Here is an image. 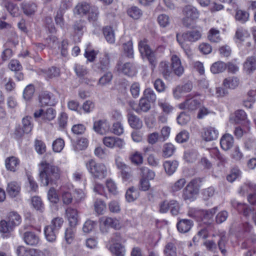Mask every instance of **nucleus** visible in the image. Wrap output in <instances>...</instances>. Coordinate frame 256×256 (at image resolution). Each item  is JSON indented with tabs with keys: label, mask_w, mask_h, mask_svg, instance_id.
<instances>
[{
	"label": "nucleus",
	"mask_w": 256,
	"mask_h": 256,
	"mask_svg": "<svg viewBox=\"0 0 256 256\" xmlns=\"http://www.w3.org/2000/svg\"><path fill=\"white\" fill-rule=\"evenodd\" d=\"M176 150L175 146L171 143L164 144L162 148V156L165 158L172 156Z\"/></svg>",
	"instance_id": "39"
},
{
	"label": "nucleus",
	"mask_w": 256,
	"mask_h": 256,
	"mask_svg": "<svg viewBox=\"0 0 256 256\" xmlns=\"http://www.w3.org/2000/svg\"><path fill=\"white\" fill-rule=\"evenodd\" d=\"M182 198L186 202H190L192 199V181L190 182L182 190Z\"/></svg>",
	"instance_id": "37"
},
{
	"label": "nucleus",
	"mask_w": 256,
	"mask_h": 256,
	"mask_svg": "<svg viewBox=\"0 0 256 256\" xmlns=\"http://www.w3.org/2000/svg\"><path fill=\"white\" fill-rule=\"evenodd\" d=\"M142 178L148 180H152L154 178L156 174L154 171L150 170L146 166H142L140 168Z\"/></svg>",
	"instance_id": "46"
},
{
	"label": "nucleus",
	"mask_w": 256,
	"mask_h": 256,
	"mask_svg": "<svg viewBox=\"0 0 256 256\" xmlns=\"http://www.w3.org/2000/svg\"><path fill=\"white\" fill-rule=\"evenodd\" d=\"M2 5L5 6L12 16H18V8L16 6L6 0L2 2Z\"/></svg>",
	"instance_id": "45"
},
{
	"label": "nucleus",
	"mask_w": 256,
	"mask_h": 256,
	"mask_svg": "<svg viewBox=\"0 0 256 256\" xmlns=\"http://www.w3.org/2000/svg\"><path fill=\"white\" fill-rule=\"evenodd\" d=\"M244 156V154L238 146H235L230 153V158L235 161L240 160Z\"/></svg>",
	"instance_id": "55"
},
{
	"label": "nucleus",
	"mask_w": 256,
	"mask_h": 256,
	"mask_svg": "<svg viewBox=\"0 0 256 256\" xmlns=\"http://www.w3.org/2000/svg\"><path fill=\"white\" fill-rule=\"evenodd\" d=\"M166 173L169 175H172L176 170L178 162L176 160H167L163 164Z\"/></svg>",
	"instance_id": "25"
},
{
	"label": "nucleus",
	"mask_w": 256,
	"mask_h": 256,
	"mask_svg": "<svg viewBox=\"0 0 256 256\" xmlns=\"http://www.w3.org/2000/svg\"><path fill=\"white\" fill-rule=\"evenodd\" d=\"M110 124L106 119H100L94 122L93 130L98 134L104 135L109 132Z\"/></svg>",
	"instance_id": "13"
},
{
	"label": "nucleus",
	"mask_w": 256,
	"mask_h": 256,
	"mask_svg": "<svg viewBox=\"0 0 256 256\" xmlns=\"http://www.w3.org/2000/svg\"><path fill=\"white\" fill-rule=\"evenodd\" d=\"M164 256H177V250L174 244L168 242L164 247Z\"/></svg>",
	"instance_id": "43"
},
{
	"label": "nucleus",
	"mask_w": 256,
	"mask_h": 256,
	"mask_svg": "<svg viewBox=\"0 0 256 256\" xmlns=\"http://www.w3.org/2000/svg\"><path fill=\"white\" fill-rule=\"evenodd\" d=\"M230 204L233 209L238 214L242 215L246 218H249L252 212L254 211V209L250 208L248 204L239 202L235 200H232Z\"/></svg>",
	"instance_id": "6"
},
{
	"label": "nucleus",
	"mask_w": 256,
	"mask_h": 256,
	"mask_svg": "<svg viewBox=\"0 0 256 256\" xmlns=\"http://www.w3.org/2000/svg\"><path fill=\"white\" fill-rule=\"evenodd\" d=\"M52 149L54 152H60L64 146V142L61 138H58L54 141L52 144Z\"/></svg>",
	"instance_id": "59"
},
{
	"label": "nucleus",
	"mask_w": 256,
	"mask_h": 256,
	"mask_svg": "<svg viewBox=\"0 0 256 256\" xmlns=\"http://www.w3.org/2000/svg\"><path fill=\"white\" fill-rule=\"evenodd\" d=\"M197 87L198 89L202 90V94H193V106H194L196 108L199 106L201 104L200 100L194 99L196 96H200L202 92L208 96H213L214 92L212 88H208V81L205 78L197 81Z\"/></svg>",
	"instance_id": "5"
},
{
	"label": "nucleus",
	"mask_w": 256,
	"mask_h": 256,
	"mask_svg": "<svg viewBox=\"0 0 256 256\" xmlns=\"http://www.w3.org/2000/svg\"><path fill=\"white\" fill-rule=\"evenodd\" d=\"M256 147V138L251 137L246 138L244 142V148L247 150H250Z\"/></svg>",
	"instance_id": "64"
},
{
	"label": "nucleus",
	"mask_w": 256,
	"mask_h": 256,
	"mask_svg": "<svg viewBox=\"0 0 256 256\" xmlns=\"http://www.w3.org/2000/svg\"><path fill=\"white\" fill-rule=\"evenodd\" d=\"M249 14L246 11L242 10H236L235 18L236 20L242 22H245L248 20Z\"/></svg>",
	"instance_id": "53"
},
{
	"label": "nucleus",
	"mask_w": 256,
	"mask_h": 256,
	"mask_svg": "<svg viewBox=\"0 0 256 256\" xmlns=\"http://www.w3.org/2000/svg\"><path fill=\"white\" fill-rule=\"evenodd\" d=\"M86 168L94 178L102 180L107 176V168L103 163L90 160L86 163Z\"/></svg>",
	"instance_id": "2"
},
{
	"label": "nucleus",
	"mask_w": 256,
	"mask_h": 256,
	"mask_svg": "<svg viewBox=\"0 0 256 256\" xmlns=\"http://www.w3.org/2000/svg\"><path fill=\"white\" fill-rule=\"evenodd\" d=\"M239 84V79L234 76L226 78L222 83V85L225 88L232 90L236 88L238 86Z\"/></svg>",
	"instance_id": "24"
},
{
	"label": "nucleus",
	"mask_w": 256,
	"mask_h": 256,
	"mask_svg": "<svg viewBox=\"0 0 256 256\" xmlns=\"http://www.w3.org/2000/svg\"><path fill=\"white\" fill-rule=\"evenodd\" d=\"M66 217L71 226H76L78 223V212L77 210L72 208H68L66 210Z\"/></svg>",
	"instance_id": "19"
},
{
	"label": "nucleus",
	"mask_w": 256,
	"mask_h": 256,
	"mask_svg": "<svg viewBox=\"0 0 256 256\" xmlns=\"http://www.w3.org/2000/svg\"><path fill=\"white\" fill-rule=\"evenodd\" d=\"M110 250L116 256H124L125 248L120 243L116 242L111 244Z\"/></svg>",
	"instance_id": "35"
},
{
	"label": "nucleus",
	"mask_w": 256,
	"mask_h": 256,
	"mask_svg": "<svg viewBox=\"0 0 256 256\" xmlns=\"http://www.w3.org/2000/svg\"><path fill=\"white\" fill-rule=\"evenodd\" d=\"M176 226L177 228L180 232L186 233L190 230L192 227V222L190 220L182 219L179 220Z\"/></svg>",
	"instance_id": "31"
},
{
	"label": "nucleus",
	"mask_w": 256,
	"mask_h": 256,
	"mask_svg": "<svg viewBox=\"0 0 256 256\" xmlns=\"http://www.w3.org/2000/svg\"><path fill=\"white\" fill-rule=\"evenodd\" d=\"M116 70L120 74L128 76H133L136 73V70L134 66L130 62H122L121 60H119L116 66Z\"/></svg>",
	"instance_id": "7"
},
{
	"label": "nucleus",
	"mask_w": 256,
	"mask_h": 256,
	"mask_svg": "<svg viewBox=\"0 0 256 256\" xmlns=\"http://www.w3.org/2000/svg\"><path fill=\"white\" fill-rule=\"evenodd\" d=\"M177 40L184 50L186 54L190 58L192 55L191 46L192 44V32H188L182 36L176 35Z\"/></svg>",
	"instance_id": "4"
},
{
	"label": "nucleus",
	"mask_w": 256,
	"mask_h": 256,
	"mask_svg": "<svg viewBox=\"0 0 256 256\" xmlns=\"http://www.w3.org/2000/svg\"><path fill=\"white\" fill-rule=\"evenodd\" d=\"M112 132L117 136L122 134L124 132L123 124L120 122L114 123L112 128Z\"/></svg>",
	"instance_id": "63"
},
{
	"label": "nucleus",
	"mask_w": 256,
	"mask_h": 256,
	"mask_svg": "<svg viewBox=\"0 0 256 256\" xmlns=\"http://www.w3.org/2000/svg\"><path fill=\"white\" fill-rule=\"evenodd\" d=\"M143 98H146L150 102H154L156 96L154 91L150 88H146L144 92Z\"/></svg>",
	"instance_id": "54"
},
{
	"label": "nucleus",
	"mask_w": 256,
	"mask_h": 256,
	"mask_svg": "<svg viewBox=\"0 0 256 256\" xmlns=\"http://www.w3.org/2000/svg\"><path fill=\"white\" fill-rule=\"evenodd\" d=\"M151 108L150 102L146 98H142L139 101L138 107L135 110V112L138 114L141 112H146L150 110Z\"/></svg>",
	"instance_id": "32"
},
{
	"label": "nucleus",
	"mask_w": 256,
	"mask_h": 256,
	"mask_svg": "<svg viewBox=\"0 0 256 256\" xmlns=\"http://www.w3.org/2000/svg\"><path fill=\"white\" fill-rule=\"evenodd\" d=\"M87 14L88 20L90 22L96 21L98 20L99 15L98 8L96 7L91 6L90 10Z\"/></svg>",
	"instance_id": "61"
},
{
	"label": "nucleus",
	"mask_w": 256,
	"mask_h": 256,
	"mask_svg": "<svg viewBox=\"0 0 256 256\" xmlns=\"http://www.w3.org/2000/svg\"><path fill=\"white\" fill-rule=\"evenodd\" d=\"M96 225V223L90 220H88L82 226V231L84 233H89L92 232Z\"/></svg>",
	"instance_id": "62"
},
{
	"label": "nucleus",
	"mask_w": 256,
	"mask_h": 256,
	"mask_svg": "<svg viewBox=\"0 0 256 256\" xmlns=\"http://www.w3.org/2000/svg\"><path fill=\"white\" fill-rule=\"evenodd\" d=\"M128 14L132 18L138 20L142 16V12L138 7L134 6L128 10Z\"/></svg>",
	"instance_id": "49"
},
{
	"label": "nucleus",
	"mask_w": 256,
	"mask_h": 256,
	"mask_svg": "<svg viewBox=\"0 0 256 256\" xmlns=\"http://www.w3.org/2000/svg\"><path fill=\"white\" fill-rule=\"evenodd\" d=\"M158 106L161 108L162 112L166 114H170L174 110L173 106L164 99L158 100Z\"/></svg>",
	"instance_id": "44"
},
{
	"label": "nucleus",
	"mask_w": 256,
	"mask_h": 256,
	"mask_svg": "<svg viewBox=\"0 0 256 256\" xmlns=\"http://www.w3.org/2000/svg\"><path fill=\"white\" fill-rule=\"evenodd\" d=\"M186 184V180L184 178L178 180L174 182L171 183L169 186L170 191L175 193L180 190Z\"/></svg>",
	"instance_id": "30"
},
{
	"label": "nucleus",
	"mask_w": 256,
	"mask_h": 256,
	"mask_svg": "<svg viewBox=\"0 0 256 256\" xmlns=\"http://www.w3.org/2000/svg\"><path fill=\"white\" fill-rule=\"evenodd\" d=\"M157 20L160 26L162 28H166L169 26L170 22L169 16L164 14L158 16Z\"/></svg>",
	"instance_id": "56"
},
{
	"label": "nucleus",
	"mask_w": 256,
	"mask_h": 256,
	"mask_svg": "<svg viewBox=\"0 0 256 256\" xmlns=\"http://www.w3.org/2000/svg\"><path fill=\"white\" fill-rule=\"evenodd\" d=\"M217 210V206L209 210H193V218L197 222H202L206 225L210 224H211L212 218Z\"/></svg>",
	"instance_id": "3"
},
{
	"label": "nucleus",
	"mask_w": 256,
	"mask_h": 256,
	"mask_svg": "<svg viewBox=\"0 0 256 256\" xmlns=\"http://www.w3.org/2000/svg\"><path fill=\"white\" fill-rule=\"evenodd\" d=\"M128 158L132 164L136 166L142 164L144 161L142 154L136 150L130 152Z\"/></svg>",
	"instance_id": "22"
},
{
	"label": "nucleus",
	"mask_w": 256,
	"mask_h": 256,
	"mask_svg": "<svg viewBox=\"0 0 256 256\" xmlns=\"http://www.w3.org/2000/svg\"><path fill=\"white\" fill-rule=\"evenodd\" d=\"M20 164L18 159L15 156H10L6 158L5 164L7 170L15 172Z\"/></svg>",
	"instance_id": "27"
},
{
	"label": "nucleus",
	"mask_w": 256,
	"mask_h": 256,
	"mask_svg": "<svg viewBox=\"0 0 256 256\" xmlns=\"http://www.w3.org/2000/svg\"><path fill=\"white\" fill-rule=\"evenodd\" d=\"M112 74L110 72H107L104 74L98 80V84L101 86H106L109 84L112 79Z\"/></svg>",
	"instance_id": "48"
},
{
	"label": "nucleus",
	"mask_w": 256,
	"mask_h": 256,
	"mask_svg": "<svg viewBox=\"0 0 256 256\" xmlns=\"http://www.w3.org/2000/svg\"><path fill=\"white\" fill-rule=\"evenodd\" d=\"M14 226L8 220H2L0 222V232L3 234H9L12 232Z\"/></svg>",
	"instance_id": "41"
},
{
	"label": "nucleus",
	"mask_w": 256,
	"mask_h": 256,
	"mask_svg": "<svg viewBox=\"0 0 256 256\" xmlns=\"http://www.w3.org/2000/svg\"><path fill=\"white\" fill-rule=\"evenodd\" d=\"M75 226H71L66 230L64 238L68 244H71L74 238L76 229Z\"/></svg>",
	"instance_id": "51"
},
{
	"label": "nucleus",
	"mask_w": 256,
	"mask_h": 256,
	"mask_svg": "<svg viewBox=\"0 0 256 256\" xmlns=\"http://www.w3.org/2000/svg\"><path fill=\"white\" fill-rule=\"evenodd\" d=\"M39 102L41 106H54L58 102L56 96L49 92H44L39 96Z\"/></svg>",
	"instance_id": "10"
},
{
	"label": "nucleus",
	"mask_w": 256,
	"mask_h": 256,
	"mask_svg": "<svg viewBox=\"0 0 256 256\" xmlns=\"http://www.w3.org/2000/svg\"><path fill=\"white\" fill-rule=\"evenodd\" d=\"M90 5L88 2H78L74 9V13L75 15L83 16L88 14L90 10Z\"/></svg>",
	"instance_id": "16"
},
{
	"label": "nucleus",
	"mask_w": 256,
	"mask_h": 256,
	"mask_svg": "<svg viewBox=\"0 0 256 256\" xmlns=\"http://www.w3.org/2000/svg\"><path fill=\"white\" fill-rule=\"evenodd\" d=\"M106 187L108 192L112 195L116 196L118 194V188L115 182L111 179L106 180Z\"/></svg>",
	"instance_id": "52"
},
{
	"label": "nucleus",
	"mask_w": 256,
	"mask_h": 256,
	"mask_svg": "<svg viewBox=\"0 0 256 256\" xmlns=\"http://www.w3.org/2000/svg\"><path fill=\"white\" fill-rule=\"evenodd\" d=\"M40 74H42L46 78H52L60 76V70L56 66H52L48 69L42 70Z\"/></svg>",
	"instance_id": "23"
},
{
	"label": "nucleus",
	"mask_w": 256,
	"mask_h": 256,
	"mask_svg": "<svg viewBox=\"0 0 256 256\" xmlns=\"http://www.w3.org/2000/svg\"><path fill=\"white\" fill-rule=\"evenodd\" d=\"M102 142L105 146L112 148L116 147L122 149L126 145L125 142L123 139L114 136L104 137L102 138Z\"/></svg>",
	"instance_id": "9"
},
{
	"label": "nucleus",
	"mask_w": 256,
	"mask_h": 256,
	"mask_svg": "<svg viewBox=\"0 0 256 256\" xmlns=\"http://www.w3.org/2000/svg\"><path fill=\"white\" fill-rule=\"evenodd\" d=\"M244 69L247 73H250L256 69V58L250 56L247 58L244 64Z\"/></svg>",
	"instance_id": "29"
},
{
	"label": "nucleus",
	"mask_w": 256,
	"mask_h": 256,
	"mask_svg": "<svg viewBox=\"0 0 256 256\" xmlns=\"http://www.w3.org/2000/svg\"><path fill=\"white\" fill-rule=\"evenodd\" d=\"M103 34L106 41L110 44L115 42V34L114 30L110 26H106L103 28Z\"/></svg>",
	"instance_id": "38"
},
{
	"label": "nucleus",
	"mask_w": 256,
	"mask_h": 256,
	"mask_svg": "<svg viewBox=\"0 0 256 256\" xmlns=\"http://www.w3.org/2000/svg\"><path fill=\"white\" fill-rule=\"evenodd\" d=\"M208 38L210 42H218L221 40L220 36V31L214 28L210 29Z\"/></svg>",
	"instance_id": "47"
},
{
	"label": "nucleus",
	"mask_w": 256,
	"mask_h": 256,
	"mask_svg": "<svg viewBox=\"0 0 256 256\" xmlns=\"http://www.w3.org/2000/svg\"><path fill=\"white\" fill-rule=\"evenodd\" d=\"M31 119L30 117L26 116L22 120V128L24 129L26 134H28L32 129L33 125L32 124Z\"/></svg>",
	"instance_id": "58"
},
{
	"label": "nucleus",
	"mask_w": 256,
	"mask_h": 256,
	"mask_svg": "<svg viewBox=\"0 0 256 256\" xmlns=\"http://www.w3.org/2000/svg\"><path fill=\"white\" fill-rule=\"evenodd\" d=\"M34 88L33 85L29 84L26 86L23 92V98L26 100H30L33 96Z\"/></svg>",
	"instance_id": "60"
},
{
	"label": "nucleus",
	"mask_w": 256,
	"mask_h": 256,
	"mask_svg": "<svg viewBox=\"0 0 256 256\" xmlns=\"http://www.w3.org/2000/svg\"><path fill=\"white\" fill-rule=\"evenodd\" d=\"M226 69V64L222 61H218L210 66V71L212 74H216L224 72Z\"/></svg>",
	"instance_id": "36"
},
{
	"label": "nucleus",
	"mask_w": 256,
	"mask_h": 256,
	"mask_svg": "<svg viewBox=\"0 0 256 256\" xmlns=\"http://www.w3.org/2000/svg\"><path fill=\"white\" fill-rule=\"evenodd\" d=\"M182 24L186 27H189L192 23V6L187 5L182 10Z\"/></svg>",
	"instance_id": "17"
},
{
	"label": "nucleus",
	"mask_w": 256,
	"mask_h": 256,
	"mask_svg": "<svg viewBox=\"0 0 256 256\" xmlns=\"http://www.w3.org/2000/svg\"><path fill=\"white\" fill-rule=\"evenodd\" d=\"M86 196L85 192L81 189H76L74 193V200L76 203H80L84 200Z\"/></svg>",
	"instance_id": "57"
},
{
	"label": "nucleus",
	"mask_w": 256,
	"mask_h": 256,
	"mask_svg": "<svg viewBox=\"0 0 256 256\" xmlns=\"http://www.w3.org/2000/svg\"><path fill=\"white\" fill-rule=\"evenodd\" d=\"M40 179L44 186L58 180L60 175V170L56 166L46 160H42L38 164Z\"/></svg>",
	"instance_id": "1"
},
{
	"label": "nucleus",
	"mask_w": 256,
	"mask_h": 256,
	"mask_svg": "<svg viewBox=\"0 0 256 256\" xmlns=\"http://www.w3.org/2000/svg\"><path fill=\"white\" fill-rule=\"evenodd\" d=\"M88 145V140L84 137H82L76 142H72L74 150L76 152L85 150Z\"/></svg>",
	"instance_id": "28"
},
{
	"label": "nucleus",
	"mask_w": 256,
	"mask_h": 256,
	"mask_svg": "<svg viewBox=\"0 0 256 256\" xmlns=\"http://www.w3.org/2000/svg\"><path fill=\"white\" fill-rule=\"evenodd\" d=\"M210 156L214 159L218 160V166H224L226 162L225 156L222 154L217 148H210L209 150Z\"/></svg>",
	"instance_id": "21"
},
{
	"label": "nucleus",
	"mask_w": 256,
	"mask_h": 256,
	"mask_svg": "<svg viewBox=\"0 0 256 256\" xmlns=\"http://www.w3.org/2000/svg\"><path fill=\"white\" fill-rule=\"evenodd\" d=\"M36 6L33 2L23 3L22 8L24 14L27 16H31L34 14L36 10Z\"/></svg>",
	"instance_id": "40"
},
{
	"label": "nucleus",
	"mask_w": 256,
	"mask_h": 256,
	"mask_svg": "<svg viewBox=\"0 0 256 256\" xmlns=\"http://www.w3.org/2000/svg\"><path fill=\"white\" fill-rule=\"evenodd\" d=\"M20 184L16 182L12 181L8 184L6 190L10 197L15 198L20 194Z\"/></svg>",
	"instance_id": "18"
},
{
	"label": "nucleus",
	"mask_w": 256,
	"mask_h": 256,
	"mask_svg": "<svg viewBox=\"0 0 256 256\" xmlns=\"http://www.w3.org/2000/svg\"><path fill=\"white\" fill-rule=\"evenodd\" d=\"M218 132L214 128L208 126L202 129V136L204 140L210 142L216 140L218 138Z\"/></svg>",
	"instance_id": "14"
},
{
	"label": "nucleus",
	"mask_w": 256,
	"mask_h": 256,
	"mask_svg": "<svg viewBox=\"0 0 256 256\" xmlns=\"http://www.w3.org/2000/svg\"><path fill=\"white\" fill-rule=\"evenodd\" d=\"M96 66L99 70L104 71L109 68L110 66V56L108 52L100 54L98 61L96 63Z\"/></svg>",
	"instance_id": "15"
},
{
	"label": "nucleus",
	"mask_w": 256,
	"mask_h": 256,
	"mask_svg": "<svg viewBox=\"0 0 256 256\" xmlns=\"http://www.w3.org/2000/svg\"><path fill=\"white\" fill-rule=\"evenodd\" d=\"M128 122L130 126L135 129H140L142 126V122L136 115L134 114H128Z\"/></svg>",
	"instance_id": "33"
},
{
	"label": "nucleus",
	"mask_w": 256,
	"mask_h": 256,
	"mask_svg": "<svg viewBox=\"0 0 256 256\" xmlns=\"http://www.w3.org/2000/svg\"><path fill=\"white\" fill-rule=\"evenodd\" d=\"M138 49L141 54L146 56L150 63L152 66H154L156 64V58L154 52H152L149 46L147 44V41L146 39L139 42Z\"/></svg>",
	"instance_id": "8"
},
{
	"label": "nucleus",
	"mask_w": 256,
	"mask_h": 256,
	"mask_svg": "<svg viewBox=\"0 0 256 256\" xmlns=\"http://www.w3.org/2000/svg\"><path fill=\"white\" fill-rule=\"evenodd\" d=\"M111 227L116 230L120 229L121 224L118 220L109 217H104L100 219V230L106 232V228Z\"/></svg>",
	"instance_id": "11"
},
{
	"label": "nucleus",
	"mask_w": 256,
	"mask_h": 256,
	"mask_svg": "<svg viewBox=\"0 0 256 256\" xmlns=\"http://www.w3.org/2000/svg\"><path fill=\"white\" fill-rule=\"evenodd\" d=\"M233 136L228 134H226L220 138V144L222 148L224 150H230L234 144Z\"/></svg>",
	"instance_id": "20"
},
{
	"label": "nucleus",
	"mask_w": 256,
	"mask_h": 256,
	"mask_svg": "<svg viewBox=\"0 0 256 256\" xmlns=\"http://www.w3.org/2000/svg\"><path fill=\"white\" fill-rule=\"evenodd\" d=\"M138 196V192L134 187L130 188L126 192L125 197L127 202H130L135 200Z\"/></svg>",
	"instance_id": "50"
},
{
	"label": "nucleus",
	"mask_w": 256,
	"mask_h": 256,
	"mask_svg": "<svg viewBox=\"0 0 256 256\" xmlns=\"http://www.w3.org/2000/svg\"><path fill=\"white\" fill-rule=\"evenodd\" d=\"M58 232L52 226H47L44 230V233L47 240L50 242H54Z\"/></svg>",
	"instance_id": "26"
},
{
	"label": "nucleus",
	"mask_w": 256,
	"mask_h": 256,
	"mask_svg": "<svg viewBox=\"0 0 256 256\" xmlns=\"http://www.w3.org/2000/svg\"><path fill=\"white\" fill-rule=\"evenodd\" d=\"M24 240L28 245L35 246L39 242L38 237L32 232H26L24 234Z\"/></svg>",
	"instance_id": "34"
},
{
	"label": "nucleus",
	"mask_w": 256,
	"mask_h": 256,
	"mask_svg": "<svg viewBox=\"0 0 256 256\" xmlns=\"http://www.w3.org/2000/svg\"><path fill=\"white\" fill-rule=\"evenodd\" d=\"M8 220L16 227L22 222V218L16 212H11L8 214Z\"/></svg>",
	"instance_id": "42"
},
{
	"label": "nucleus",
	"mask_w": 256,
	"mask_h": 256,
	"mask_svg": "<svg viewBox=\"0 0 256 256\" xmlns=\"http://www.w3.org/2000/svg\"><path fill=\"white\" fill-rule=\"evenodd\" d=\"M56 111L54 108H50L44 111L42 109L35 111L34 114V118H42L44 122H48L53 120L56 116Z\"/></svg>",
	"instance_id": "12"
}]
</instances>
